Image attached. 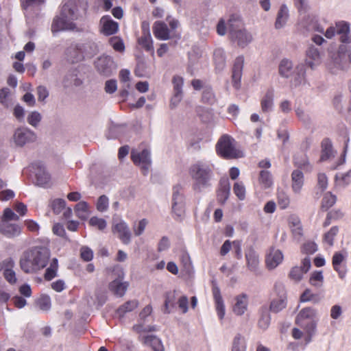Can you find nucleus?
I'll list each match as a JSON object with an SVG mask.
<instances>
[{"mask_svg": "<svg viewBox=\"0 0 351 351\" xmlns=\"http://www.w3.org/2000/svg\"><path fill=\"white\" fill-rule=\"evenodd\" d=\"M50 255V251L47 247H34L23 253L20 260V267L25 273H36L47 265Z\"/></svg>", "mask_w": 351, "mask_h": 351, "instance_id": "f257e3e1", "label": "nucleus"}, {"mask_svg": "<svg viewBox=\"0 0 351 351\" xmlns=\"http://www.w3.org/2000/svg\"><path fill=\"white\" fill-rule=\"evenodd\" d=\"M213 174L212 167L204 162H197L192 165L189 169V175L193 182V190L200 192L203 189L210 186Z\"/></svg>", "mask_w": 351, "mask_h": 351, "instance_id": "f03ea898", "label": "nucleus"}, {"mask_svg": "<svg viewBox=\"0 0 351 351\" xmlns=\"http://www.w3.org/2000/svg\"><path fill=\"white\" fill-rule=\"evenodd\" d=\"M231 39L241 47H245L252 40V36L243 27L240 18L232 15L228 23Z\"/></svg>", "mask_w": 351, "mask_h": 351, "instance_id": "7ed1b4c3", "label": "nucleus"}, {"mask_svg": "<svg viewBox=\"0 0 351 351\" xmlns=\"http://www.w3.org/2000/svg\"><path fill=\"white\" fill-rule=\"evenodd\" d=\"M316 316L317 311L315 308L306 307L299 312L295 322L311 337L316 328L317 322L315 320Z\"/></svg>", "mask_w": 351, "mask_h": 351, "instance_id": "20e7f679", "label": "nucleus"}, {"mask_svg": "<svg viewBox=\"0 0 351 351\" xmlns=\"http://www.w3.org/2000/svg\"><path fill=\"white\" fill-rule=\"evenodd\" d=\"M181 191L182 187L180 185H176L173 188L171 212L173 217L177 221L182 220L186 213L185 198Z\"/></svg>", "mask_w": 351, "mask_h": 351, "instance_id": "39448f33", "label": "nucleus"}, {"mask_svg": "<svg viewBox=\"0 0 351 351\" xmlns=\"http://www.w3.org/2000/svg\"><path fill=\"white\" fill-rule=\"evenodd\" d=\"M233 142L234 140L230 136H222L216 145L218 154L227 159L242 157L243 153L235 149Z\"/></svg>", "mask_w": 351, "mask_h": 351, "instance_id": "423d86ee", "label": "nucleus"}, {"mask_svg": "<svg viewBox=\"0 0 351 351\" xmlns=\"http://www.w3.org/2000/svg\"><path fill=\"white\" fill-rule=\"evenodd\" d=\"M113 274L114 279L109 283L108 289L116 296L123 297L129 287V283L123 280L125 276L123 269L117 266L113 269Z\"/></svg>", "mask_w": 351, "mask_h": 351, "instance_id": "0eeeda50", "label": "nucleus"}, {"mask_svg": "<svg viewBox=\"0 0 351 351\" xmlns=\"http://www.w3.org/2000/svg\"><path fill=\"white\" fill-rule=\"evenodd\" d=\"M350 32L349 23L345 21H339L335 23V26L329 27L324 33L325 36L331 39L337 34L340 36V41L343 43H349L351 38L348 36Z\"/></svg>", "mask_w": 351, "mask_h": 351, "instance_id": "6e6552de", "label": "nucleus"}, {"mask_svg": "<svg viewBox=\"0 0 351 351\" xmlns=\"http://www.w3.org/2000/svg\"><path fill=\"white\" fill-rule=\"evenodd\" d=\"M12 139L16 146L23 147L27 143L34 142L36 134L27 128H19L14 131Z\"/></svg>", "mask_w": 351, "mask_h": 351, "instance_id": "1a4fd4ad", "label": "nucleus"}, {"mask_svg": "<svg viewBox=\"0 0 351 351\" xmlns=\"http://www.w3.org/2000/svg\"><path fill=\"white\" fill-rule=\"evenodd\" d=\"M131 158L133 162L139 166L143 171V174H146L149 168L151 166V158L150 152L147 149L138 152L136 149H133L131 152Z\"/></svg>", "mask_w": 351, "mask_h": 351, "instance_id": "9d476101", "label": "nucleus"}, {"mask_svg": "<svg viewBox=\"0 0 351 351\" xmlns=\"http://www.w3.org/2000/svg\"><path fill=\"white\" fill-rule=\"evenodd\" d=\"M275 291L278 293V298H274L269 305V311L278 313L287 306V296L284 287L281 284H276Z\"/></svg>", "mask_w": 351, "mask_h": 351, "instance_id": "9b49d317", "label": "nucleus"}, {"mask_svg": "<svg viewBox=\"0 0 351 351\" xmlns=\"http://www.w3.org/2000/svg\"><path fill=\"white\" fill-rule=\"evenodd\" d=\"M112 231L114 234H117L119 239L125 245L129 244L131 241L132 234L127 223L123 221L114 223Z\"/></svg>", "mask_w": 351, "mask_h": 351, "instance_id": "f8f14e48", "label": "nucleus"}, {"mask_svg": "<svg viewBox=\"0 0 351 351\" xmlns=\"http://www.w3.org/2000/svg\"><path fill=\"white\" fill-rule=\"evenodd\" d=\"M77 29L76 24L69 19L62 17L61 14L56 16L51 25V31L58 32L65 30H75Z\"/></svg>", "mask_w": 351, "mask_h": 351, "instance_id": "ddd939ff", "label": "nucleus"}, {"mask_svg": "<svg viewBox=\"0 0 351 351\" xmlns=\"http://www.w3.org/2000/svg\"><path fill=\"white\" fill-rule=\"evenodd\" d=\"M77 29L76 24L69 19L62 17L61 14L56 16L51 25V31L58 32L65 30H75Z\"/></svg>", "mask_w": 351, "mask_h": 351, "instance_id": "4468645a", "label": "nucleus"}, {"mask_svg": "<svg viewBox=\"0 0 351 351\" xmlns=\"http://www.w3.org/2000/svg\"><path fill=\"white\" fill-rule=\"evenodd\" d=\"M100 32L106 35L110 36L117 32L119 29V24L114 21L108 15L104 16L99 21Z\"/></svg>", "mask_w": 351, "mask_h": 351, "instance_id": "2eb2a0df", "label": "nucleus"}, {"mask_svg": "<svg viewBox=\"0 0 351 351\" xmlns=\"http://www.w3.org/2000/svg\"><path fill=\"white\" fill-rule=\"evenodd\" d=\"M243 64L244 58L243 56H239L235 59L232 67V85L236 89H239L241 86Z\"/></svg>", "mask_w": 351, "mask_h": 351, "instance_id": "dca6fc26", "label": "nucleus"}, {"mask_svg": "<svg viewBox=\"0 0 351 351\" xmlns=\"http://www.w3.org/2000/svg\"><path fill=\"white\" fill-rule=\"evenodd\" d=\"M14 266V262L12 258H7L0 264V268L3 270L5 279L12 285L15 284L17 281L16 273L13 270Z\"/></svg>", "mask_w": 351, "mask_h": 351, "instance_id": "f3484780", "label": "nucleus"}, {"mask_svg": "<svg viewBox=\"0 0 351 351\" xmlns=\"http://www.w3.org/2000/svg\"><path fill=\"white\" fill-rule=\"evenodd\" d=\"M34 167L36 170V184L43 187L48 186L51 182V176L45 167L40 163H36L34 165Z\"/></svg>", "mask_w": 351, "mask_h": 351, "instance_id": "a211bd4d", "label": "nucleus"}, {"mask_svg": "<svg viewBox=\"0 0 351 351\" xmlns=\"http://www.w3.org/2000/svg\"><path fill=\"white\" fill-rule=\"evenodd\" d=\"M302 266L293 267L289 273V277L291 280L299 282L302 278L303 274L306 273L311 267V260L308 257H306L302 260Z\"/></svg>", "mask_w": 351, "mask_h": 351, "instance_id": "6ab92c4d", "label": "nucleus"}, {"mask_svg": "<svg viewBox=\"0 0 351 351\" xmlns=\"http://www.w3.org/2000/svg\"><path fill=\"white\" fill-rule=\"evenodd\" d=\"M152 29L154 35L158 40H167L171 38V30L164 21H156L153 25Z\"/></svg>", "mask_w": 351, "mask_h": 351, "instance_id": "aec40b11", "label": "nucleus"}, {"mask_svg": "<svg viewBox=\"0 0 351 351\" xmlns=\"http://www.w3.org/2000/svg\"><path fill=\"white\" fill-rule=\"evenodd\" d=\"M282 252L278 249L271 248L266 256V265L269 269L276 268L283 260Z\"/></svg>", "mask_w": 351, "mask_h": 351, "instance_id": "412c9836", "label": "nucleus"}, {"mask_svg": "<svg viewBox=\"0 0 351 351\" xmlns=\"http://www.w3.org/2000/svg\"><path fill=\"white\" fill-rule=\"evenodd\" d=\"M143 33L141 36L138 39V43L145 49L147 51H150L153 54L154 53L153 47V40L149 33L148 25L143 23Z\"/></svg>", "mask_w": 351, "mask_h": 351, "instance_id": "4be33fe9", "label": "nucleus"}, {"mask_svg": "<svg viewBox=\"0 0 351 351\" xmlns=\"http://www.w3.org/2000/svg\"><path fill=\"white\" fill-rule=\"evenodd\" d=\"M347 253L335 252L332 256V264L334 269L338 273L339 278H343L346 274V269L344 266H341V263L346 261Z\"/></svg>", "mask_w": 351, "mask_h": 351, "instance_id": "5701e85b", "label": "nucleus"}, {"mask_svg": "<svg viewBox=\"0 0 351 351\" xmlns=\"http://www.w3.org/2000/svg\"><path fill=\"white\" fill-rule=\"evenodd\" d=\"M288 222L293 238L297 241H300L303 236V228L300 219L298 216L292 215L289 216Z\"/></svg>", "mask_w": 351, "mask_h": 351, "instance_id": "b1692460", "label": "nucleus"}, {"mask_svg": "<svg viewBox=\"0 0 351 351\" xmlns=\"http://www.w3.org/2000/svg\"><path fill=\"white\" fill-rule=\"evenodd\" d=\"M306 64L312 69L319 65L322 58L318 49L313 46L308 47L306 53Z\"/></svg>", "mask_w": 351, "mask_h": 351, "instance_id": "393cba45", "label": "nucleus"}, {"mask_svg": "<svg viewBox=\"0 0 351 351\" xmlns=\"http://www.w3.org/2000/svg\"><path fill=\"white\" fill-rule=\"evenodd\" d=\"M0 230L2 234L8 237H14L21 234V229L19 226L11 223L5 220L1 221Z\"/></svg>", "mask_w": 351, "mask_h": 351, "instance_id": "a878e982", "label": "nucleus"}, {"mask_svg": "<svg viewBox=\"0 0 351 351\" xmlns=\"http://www.w3.org/2000/svg\"><path fill=\"white\" fill-rule=\"evenodd\" d=\"M112 60L108 56L99 58L95 62V67L98 72L104 75H109L112 73Z\"/></svg>", "mask_w": 351, "mask_h": 351, "instance_id": "bb28decb", "label": "nucleus"}, {"mask_svg": "<svg viewBox=\"0 0 351 351\" xmlns=\"http://www.w3.org/2000/svg\"><path fill=\"white\" fill-rule=\"evenodd\" d=\"M235 303L233 306V312L237 315H242L247 309L248 299L246 294L242 293L235 297Z\"/></svg>", "mask_w": 351, "mask_h": 351, "instance_id": "cd10ccee", "label": "nucleus"}, {"mask_svg": "<svg viewBox=\"0 0 351 351\" xmlns=\"http://www.w3.org/2000/svg\"><path fill=\"white\" fill-rule=\"evenodd\" d=\"M60 14L73 22L79 18L77 7L71 1H68L62 5Z\"/></svg>", "mask_w": 351, "mask_h": 351, "instance_id": "c85d7f7f", "label": "nucleus"}, {"mask_svg": "<svg viewBox=\"0 0 351 351\" xmlns=\"http://www.w3.org/2000/svg\"><path fill=\"white\" fill-rule=\"evenodd\" d=\"M230 191V184L227 178L221 179L219 189L217 192V199L223 204L228 198Z\"/></svg>", "mask_w": 351, "mask_h": 351, "instance_id": "c756f323", "label": "nucleus"}, {"mask_svg": "<svg viewBox=\"0 0 351 351\" xmlns=\"http://www.w3.org/2000/svg\"><path fill=\"white\" fill-rule=\"evenodd\" d=\"M245 258L249 269L256 271L259 265V256L252 247L246 250Z\"/></svg>", "mask_w": 351, "mask_h": 351, "instance_id": "7c9ffc66", "label": "nucleus"}, {"mask_svg": "<svg viewBox=\"0 0 351 351\" xmlns=\"http://www.w3.org/2000/svg\"><path fill=\"white\" fill-rule=\"evenodd\" d=\"M304 185V174L297 169L291 173V188L295 193H300Z\"/></svg>", "mask_w": 351, "mask_h": 351, "instance_id": "2f4dec72", "label": "nucleus"}, {"mask_svg": "<svg viewBox=\"0 0 351 351\" xmlns=\"http://www.w3.org/2000/svg\"><path fill=\"white\" fill-rule=\"evenodd\" d=\"M213 294L215 302V307L218 316L220 319H222L225 315V306L220 293V290L217 286H213Z\"/></svg>", "mask_w": 351, "mask_h": 351, "instance_id": "473e14b6", "label": "nucleus"}, {"mask_svg": "<svg viewBox=\"0 0 351 351\" xmlns=\"http://www.w3.org/2000/svg\"><path fill=\"white\" fill-rule=\"evenodd\" d=\"M306 67L304 64H298L293 71L291 77H293L292 82L294 86H297L305 82Z\"/></svg>", "mask_w": 351, "mask_h": 351, "instance_id": "72a5a7b5", "label": "nucleus"}, {"mask_svg": "<svg viewBox=\"0 0 351 351\" xmlns=\"http://www.w3.org/2000/svg\"><path fill=\"white\" fill-rule=\"evenodd\" d=\"M347 61L351 62V51L348 50L346 46L341 45L339 47L337 58L335 59V62L339 66L343 67Z\"/></svg>", "mask_w": 351, "mask_h": 351, "instance_id": "f704fd0d", "label": "nucleus"}, {"mask_svg": "<svg viewBox=\"0 0 351 351\" xmlns=\"http://www.w3.org/2000/svg\"><path fill=\"white\" fill-rule=\"evenodd\" d=\"M144 344L152 347L154 351H164L161 341L154 335L140 337Z\"/></svg>", "mask_w": 351, "mask_h": 351, "instance_id": "c9c22d12", "label": "nucleus"}, {"mask_svg": "<svg viewBox=\"0 0 351 351\" xmlns=\"http://www.w3.org/2000/svg\"><path fill=\"white\" fill-rule=\"evenodd\" d=\"M294 69L291 60L283 59L279 64L278 72L280 76L288 78L293 73Z\"/></svg>", "mask_w": 351, "mask_h": 351, "instance_id": "e433bc0d", "label": "nucleus"}, {"mask_svg": "<svg viewBox=\"0 0 351 351\" xmlns=\"http://www.w3.org/2000/svg\"><path fill=\"white\" fill-rule=\"evenodd\" d=\"M260 318L258 321V326L261 330H265L270 324L271 317L266 306H263L259 311Z\"/></svg>", "mask_w": 351, "mask_h": 351, "instance_id": "4c0bfd02", "label": "nucleus"}, {"mask_svg": "<svg viewBox=\"0 0 351 351\" xmlns=\"http://www.w3.org/2000/svg\"><path fill=\"white\" fill-rule=\"evenodd\" d=\"M288 17L289 11L285 5H281L277 14L275 27L276 29L282 28L286 24Z\"/></svg>", "mask_w": 351, "mask_h": 351, "instance_id": "58836bf2", "label": "nucleus"}, {"mask_svg": "<svg viewBox=\"0 0 351 351\" xmlns=\"http://www.w3.org/2000/svg\"><path fill=\"white\" fill-rule=\"evenodd\" d=\"M258 183L263 189H269L273 184V178L270 171L262 170L259 173Z\"/></svg>", "mask_w": 351, "mask_h": 351, "instance_id": "ea45409f", "label": "nucleus"}, {"mask_svg": "<svg viewBox=\"0 0 351 351\" xmlns=\"http://www.w3.org/2000/svg\"><path fill=\"white\" fill-rule=\"evenodd\" d=\"M138 306V302L136 300H129L120 306L117 310V314L120 317H123L128 312H131Z\"/></svg>", "mask_w": 351, "mask_h": 351, "instance_id": "a19ab883", "label": "nucleus"}, {"mask_svg": "<svg viewBox=\"0 0 351 351\" xmlns=\"http://www.w3.org/2000/svg\"><path fill=\"white\" fill-rule=\"evenodd\" d=\"M58 269V261L53 258L50 262L49 267L47 268L44 274V278L47 281H50L57 276Z\"/></svg>", "mask_w": 351, "mask_h": 351, "instance_id": "79ce46f5", "label": "nucleus"}, {"mask_svg": "<svg viewBox=\"0 0 351 351\" xmlns=\"http://www.w3.org/2000/svg\"><path fill=\"white\" fill-rule=\"evenodd\" d=\"M274 90H268L261 99V105L263 112L271 110L273 106Z\"/></svg>", "mask_w": 351, "mask_h": 351, "instance_id": "37998d69", "label": "nucleus"}, {"mask_svg": "<svg viewBox=\"0 0 351 351\" xmlns=\"http://www.w3.org/2000/svg\"><path fill=\"white\" fill-rule=\"evenodd\" d=\"M332 155V146L328 138H325L322 142L321 160H326Z\"/></svg>", "mask_w": 351, "mask_h": 351, "instance_id": "c03bdc74", "label": "nucleus"}, {"mask_svg": "<svg viewBox=\"0 0 351 351\" xmlns=\"http://www.w3.org/2000/svg\"><path fill=\"white\" fill-rule=\"evenodd\" d=\"M214 60L216 68L222 70L226 65L225 53L221 49H217L214 51Z\"/></svg>", "mask_w": 351, "mask_h": 351, "instance_id": "a18cd8bd", "label": "nucleus"}, {"mask_svg": "<svg viewBox=\"0 0 351 351\" xmlns=\"http://www.w3.org/2000/svg\"><path fill=\"white\" fill-rule=\"evenodd\" d=\"M75 212L79 218L82 219H86L88 214V204L84 201L78 202L75 206Z\"/></svg>", "mask_w": 351, "mask_h": 351, "instance_id": "49530a36", "label": "nucleus"}, {"mask_svg": "<svg viewBox=\"0 0 351 351\" xmlns=\"http://www.w3.org/2000/svg\"><path fill=\"white\" fill-rule=\"evenodd\" d=\"M324 282V276L322 271H313L309 278V283L317 288H319L322 286Z\"/></svg>", "mask_w": 351, "mask_h": 351, "instance_id": "de8ad7c7", "label": "nucleus"}, {"mask_svg": "<svg viewBox=\"0 0 351 351\" xmlns=\"http://www.w3.org/2000/svg\"><path fill=\"white\" fill-rule=\"evenodd\" d=\"M175 291L167 293L164 304V312L165 313H169L171 308L175 306Z\"/></svg>", "mask_w": 351, "mask_h": 351, "instance_id": "09e8293b", "label": "nucleus"}, {"mask_svg": "<svg viewBox=\"0 0 351 351\" xmlns=\"http://www.w3.org/2000/svg\"><path fill=\"white\" fill-rule=\"evenodd\" d=\"M232 351H245V339L240 334L237 335L233 339Z\"/></svg>", "mask_w": 351, "mask_h": 351, "instance_id": "8fccbe9b", "label": "nucleus"}, {"mask_svg": "<svg viewBox=\"0 0 351 351\" xmlns=\"http://www.w3.org/2000/svg\"><path fill=\"white\" fill-rule=\"evenodd\" d=\"M36 305L43 311H47L51 308V299L47 295H41L36 301Z\"/></svg>", "mask_w": 351, "mask_h": 351, "instance_id": "3c124183", "label": "nucleus"}, {"mask_svg": "<svg viewBox=\"0 0 351 351\" xmlns=\"http://www.w3.org/2000/svg\"><path fill=\"white\" fill-rule=\"evenodd\" d=\"M42 120V115L38 111H32L31 112L27 117V123L33 126L34 128H37Z\"/></svg>", "mask_w": 351, "mask_h": 351, "instance_id": "603ef678", "label": "nucleus"}, {"mask_svg": "<svg viewBox=\"0 0 351 351\" xmlns=\"http://www.w3.org/2000/svg\"><path fill=\"white\" fill-rule=\"evenodd\" d=\"M336 196L330 192L326 193L322 202V208L326 210L332 206L336 202Z\"/></svg>", "mask_w": 351, "mask_h": 351, "instance_id": "864d4df0", "label": "nucleus"}, {"mask_svg": "<svg viewBox=\"0 0 351 351\" xmlns=\"http://www.w3.org/2000/svg\"><path fill=\"white\" fill-rule=\"evenodd\" d=\"M147 224L148 221L146 219H143L138 222H134L132 226V230L134 235L136 237L141 235Z\"/></svg>", "mask_w": 351, "mask_h": 351, "instance_id": "5fc2aeb1", "label": "nucleus"}, {"mask_svg": "<svg viewBox=\"0 0 351 351\" xmlns=\"http://www.w3.org/2000/svg\"><path fill=\"white\" fill-rule=\"evenodd\" d=\"M335 181L337 186H345L348 185L350 181V172L337 174L335 177Z\"/></svg>", "mask_w": 351, "mask_h": 351, "instance_id": "6e6d98bb", "label": "nucleus"}, {"mask_svg": "<svg viewBox=\"0 0 351 351\" xmlns=\"http://www.w3.org/2000/svg\"><path fill=\"white\" fill-rule=\"evenodd\" d=\"M202 101L204 103L212 105L213 104L215 101V96L213 93L212 89L210 88H206L202 93Z\"/></svg>", "mask_w": 351, "mask_h": 351, "instance_id": "4d7b16f0", "label": "nucleus"}, {"mask_svg": "<svg viewBox=\"0 0 351 351\" xmlns=\"http://www.w3.org/2000/svg\"><path fill=\"white\" fill-rule=\"evenodd\" d=\"M278 204L280 208L285 209L287 208L290 203V199L287 193L283 191H279L278 193Z\"/></svg>", "mask_w": 351, "mask_h": 351, "instance_id": "13d9d810", "label": "nucleus"}, {"mask_svg": "<svg viewBox=\"0 0 351 351\" xmlns=\"http://www.w3.org/2000/svg\"><path fill=\"white\" fill-rule=\"evenodd\" d=\"M233 191L239 199L243 200L245 199V188L241 182H237L234 183Z\"/></svg>", "mask_w": 351, "mask_h": 351, "instance_id": "bf43d9fd", "label": "nucleus"}, {"mask_svg": "<svg viewBox=\"0 0 351 351\" xmlns=\"http://www.w3.org/2000/svg\"><path fill=\"white\" fill-rule=\"evenodd\" d=\"M172 83L173 85L174 93L182 94V86L184 84V80L182 77L179 75H175L173 77Z\"/></svg>", "mask_w": 351, "mask_h": 351, "instance_id": "052dcab7", "label": "nucleus"}, {"mask_svg": "<svg viewBox=\"0 0 351 351\" xmlns=\"http://www.w3.org/2000/svg\"><path fill=\"white\" fill-rule=\"evenodd\" d=\"M109 43L115 51L122 52L124 51L125 47L123 40L117 37L114 36L110 38Z\"/></svg>", "mask_w": 351, "mask_h": 351, "instance_id": "680f3d73", "label": "nucleus"}, {"mask_svg": "<svg viewBox=\"0 0 351 351\" xmlns=\"http://www.w3.org/2000/svg\"><path fill=\"white\" fill-rule=\"evenodd\" d=\"M328 186V178L324 173H319L317 175V189L320 190V193L326 189Z\"/></svg>", "mask_w": 351, "mask_h": 351, "instance_id": "e2e57ef3", "label": "nucleus"}, {"mask_svg": "<svg viewBox=\"0 0 351 351\" xmlns=\"http://www.w3.org/2000/svg\"><path fill=\"white\" fill-rule=\"evenodd\" d=\"M89 224L92 226L97 227L99 230H103L106 228V221L101 218L93 217L89 220Z\"/></svg>", "mask_w": 351, "mask_h": 351, "instance_id": "0e129e2a", "label": "nucleus"}, {"mask_svg": "<svg viewBox=\"0 0 351 351\" xmlns=\"http://www.w3.org/2000/svg\"><path fill=\"white\" fill-rule=\"evenodd\" d=\"M339 229L337 226H333L330 230L324 234V241L330 245H333V241L335 236L337 234Z\"/></svg>", "mask_w": 351, "mask_h": 351, "instance_id": "69168bd1", "label": "nucleus"}, {"mask_svg": "<svg viewBox=\"0 0 351 351\" xmlns=\"http://www.w3.org/2000/svg\"><path fill=\"white\" fill-rule=\"evenodd\" d=\"M108 205H109V200H108V198L107 196L103 195H101L98 198L96 206H97V209L99 212L106 211L108 208Z\"/></svg>", "mask_w": 351, "mask_h": 351, "instance_id": "338daca9", "label": "nucleus"}, {"mask_svg": "<svg viewBox=\"0 0 351 351\" xmlns=\"http://www.w3.org/2000/svg\"><path fill=\"white\" fill-rule=\"evenodd\" d=\"M66 202L62 199H56L53 201L51 207L55 214H59L65 208Z\"/></svg>", "mask_w": 351, "mask_h": 351, "instance_id": "774afa93", "label": "nucleus"}]
</instances>
